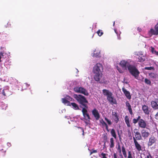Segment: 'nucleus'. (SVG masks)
I'll use <instances>...</instances> for the list:
<instances>
[{
	"mask_svg": "<svg viewBox=\"0 0 158 158\" xmlns=\"http://www.w3.org/2000/svg\"><path fill=\"white\" fill-rule=\"evenodd\" d=\"M103 139L104 141H107V136L106 133L104 134L103 136Z\"/></svg>",
	"mask_w": 158,
	"mask_h": 158,
	"instance_id": "obj_37",
	"label": "nucleus"
},
{
	"mask_svg": "<svg viewBox=\"0 0 158 158\" xmlns=\"http://www.w3.org/2000/svg\"><path fill=\"white\" fill-rule=\"evenodd\" d=\"M74 90L76 93H81L86 96L89 94L87 90L82 87H76L74 88Z\"/></svg>",
	"mask_w": 158,
	"mask_h": 158,
	"instance_id": "obj_4",
	"label": "nucleus"
},
{
	"mask_svg": "<svg viewBox=\"0 0 158 158\" xmlns=\"http://www.w3.org/2000/svg\"><path fill=\"white\" fill-rule=\"evenodd\" d=\"M7 25H8V23H7Z\"/></svg>",
	"mask_w": 158,
	"mask_h": 158,
	"instance_id": "obj_63",
	"label": "nucleus"
},
{
	"mask_svg": "<svg viewBox=\"0 0 158 158\" xmlns=\"http://www.w3.org/2000/svg\"><path fill=\"white\" fill-rule=\"evenodd\" d=\"M141 158H142L141 157Z\"/></svg>",
	"mask_w": 158,
	"mask_h": 158,
	"instance_id": "obj_64",
	"label": "nucleus"
},
{
	"mask_svg": "<svg viewBox=\"0 0 158 158\" xmlns=\"http://www.w3.org/2000/svg\"><path fill=\"white\" fill-rule=\"evenodd\" d=\"M73 97L80 104L79 106L80 108L82 109L84 108H88V102L84 96L80 94H74L73 95Z\"/></svg>",
	"mask_w": 158,
	"mask_h": 158,
	"instance_id": "obj_2",
	"label": "nucleus"
},
{
	"mask_svg": "<svg viewBox=\"0 0 158 158\" xmlns=\"http://www.w3.org/2000/svg\"><path fill=\"white\" fill-rule=\"evenodd\" d=\"M110 134L115 139H117V135L115 130L112 129L110 131Z\"/></svg>",
	"mask_w": 158,
	"mask_h": 158,
	"instance_id": "obj_25",
	"label": "nucleus"
},
{
	"mask_svg": "<svg viewBox=\"0 0 158 158\" xmlns=\"http://www.w3.org/2000/svg\"><path fill=\"white\" fill-rule=\"evenodd\" d=\"M119 64L123 68H124L126 69H127V68L128 69L129 66L131 65L128 62L125 60L121 61Z\"/></svg>",
	"mask_w": 158,
	"mask_h": 158,
	"instance_id": "obj_7",
	"label": "nucleus"
},
{
	"mask_svg": "<svg viewBox=\"0 0 158 158\" xmlns=\"http://www.w3.org/2000/svg\"><path fill=\"white\" fill-rule=\"evenodd\" d=\"M122 89L126 98L129 100L131 99V97L130 92L127 91L124 87L122 88Z\"/></svg>",
	"mask_w": 158,
	"mask_h": 158,
	"instance_id": "obj_13",
	"label": "nucleus"
},
{
	"mask_svg": "<svg viewBox=\"0 0 158 158\" xmlns=\"http://www.w3.org/2000/svg\"><path fill=\"white\" fill-rule=\"evenodd\" d=\"M135 133V137H133V139L134 141H137V140H140L142 139V137L139 132L138 131L135 132L134 131Z\"/></svg>",
	"mask_w": 158,
	"mask_h": 158,
	"instance_id": "obj_8",
	"label": "nucleus"
},
{
	"mask_svg": "<svg viewBox=\"0 0 158 158\" xmlns=\"http://www.w3.org/2000/svg\"><path fill=\"white\" fill-rule=\"evenodd\" d=\"M5 53L4 52H0V56H1V58H2L4 56V54Z\"/></svg>",
	"mask_w": 158,
	"mask_h": 158,
	"instance_id": "obj_46",
	"label": "nucleus"
},
{
	"mask_svg": "<svg viewBox=\"0 0 158 158\" xmlns=\"http://www.w3.org/2000/svg\"><path fill=\"white\" fill-rule=\"evenodd\" d=\"M155 30L151 28L149 31V34L151 35H157L158 34V23L155 26Z\"/></svg>",
	"mask_w": 158,
	"mask_h": 158,
	"instance_id": "obj_6",
	"label": "nucleus"
},
{
	"mask_svg": "<svg viewBox=\"0 0 158 158\" xmlns=\"http://www.w3.org/2000/svg\"><path fill=\"white\" fill-rule=\"evenodd\" d=\"M135 147L138 151H140L142 150V147L137 141H134Z\"/></svg>",
	"mask_w": 158,
	"mask_h": 158,
	"instance_id": "obj_20",
	"label": "nucleus"
},
{
	"mask_svg": "<svg viewBox=\"0 0 158 158\" xmlns=\"http://www.w3.org/2000/svg\"><path fill=\"white\" fill-rule=\"evenodd\" d=\"M126 106L128 110H129V112L131 115L133 114L132 110L131 108V105H130V103L128 101H126Z\"/></svg>",
	"mask_w": 158,
	"mask_h": 158,
	"instance_id": "obj_18",
	"label": "nucleus"
},
{
	"mask_svg": "<svg viewBox=\"0 0 158 158\" xmlns=\"http://www.w3.org/2000/svg\"><path fill=\"white\" fill-rule=\"evenodd\" d=\"M153 69V68L152 67H146L144 68V69L148 70H151Z\"/></svg>",
	"mask_w": 158,
	"mask_h": 158,
	"instance_id": "obj_43",
	"label": "nucleus"
},
{
	"mask_svg": "<svg viewBox=\"0 0 158 158\" xmlns=\"http://www.w3.org/2000/svg\"><path fill=\"white\" fill-rule=\"evenodd\" d=\"M110 147L111 148H112L114 147V140L113 138H110Z\"/></svg>",
	"mask_w": 158,
	"mask_h": 158,
	"instance_id": "obj_29",
	"label": "nucleus"
},
{
	"mask_svg": "<svg viewBox=\"0 0 158 158\" xmlns=\"http://www.w3.org/2000/svg\"><path fill=\"white\" fill-rule=\"evenodd\" d=\"M100 123L102 124V126L105 127L107 131L109 132V131L108 129V126L107 124L103 120V119L100 120Z\"/></svg>",
	"mask_w": 158,
	"mask_h": 158,
	"instance_id": "obj_22",
	"label": "nucleus"
},
{
	"mask_svg": "<svg viewBox=\"0 0 158 158\" xmlns=\"http://www.w3.org/2000/svg\"><path fill=\"white\" fill-rule=\"evenodd\" d=\"M106 156H107V154L104 153L103 152L102 153L99 155V157L101 158H107Z\"/></svg>",
	"mask_w": 158,
	"mask_h": 158,
	"instance_id": "obj_32",
	"label": "nucleus"
},
{
	"mask_svg": "<svg viewBox=\"0 0 158 158\" xmlns=\"http://www.w3.org/2000/svg\"><path fill=\"white\" fill-rule=\"evenodd\" d=\"M142 110L145 114L149 115V114L150 111L149 110L148 106L146 105H143L142 106Z\"/></svg>",
	"mask_w": 158,
	"mask_h": 158,
	"instance_id": "obj_16",
	"label": "nucleus"
},
{
	"mask_svg": "<svg viewBox=\"0 0 158 158\" xmlns=\"http://www.w3.org/2000/svg\"><path fill=\"white\" fill-rule=\"evenodd\" d=\"M151 51L153 54H154L157 56H158V52L156 51L155 50V49L153 47H151Z\"/></svg>",
	"mask_w": 158,
	"mask_h": 158,
	"instance_id": "obj_30",
	"label": "nucleus"
},
{
	"mask_svg": "<svg viewBox=\"0 0 158 158\" xmlns=\"http://www.w3.org/2000/svg\"><path fill=\"white\" fill-rule=\"evenodd\" d=\"M114 24H115V22H114L113 23V26L114 25Z\"/></svg>",
	"mask_w": 158,
	"mask_h": 158,
	"instance_id": "obj_58",
	"label": "nucleus"
},
{
	"mask_svg": "<svg viewBox=\"0 0 158 158\" xmlns=\"http://www.w3.org/2000/svg\"><path fill=\"white\" fill-rule=\"evenodd\" d=\"M7 144H9V145H10V143H7Z\"/></svg>",
	"mask_w": 158,
	"mask_h": 158,
	"instance_id": "obj_59",
	"label": "nucleus"
},
{
	"mask_svg": "<svg viewBox=\"0 0 158 158\" xmlns=\"http://www.w3.org/2000/svg\"><path fill=\"white\" fill-rule=\"evenodd\" d=\"M118 151V152L120 154L121 153V148L120 145L119 143L118 145V147L117 148Z\"/></svg>",
	"mask_w": 158,
	"mask_h": 158,
	"instance_id": "obj_36",
	"label": "nucleus"
},
{
	"mask_svg": "<svg viewBox=\"0 0 158 158\" xmlns=\"http://www.w3.org/2000/svg\"><path fill=\"white\" fill-rule=\"evenodd\" d=\"M141 118V117L140 116H139L138 117V118H137V119L139 121L140 119H140Z\"/></svg>",
	"mask_w": 158,
	"mask_h": 158,
	"instance_id": "obj_53",
	"label": "nucleus"
},
{
	"mask_svg": "<svg viewBox=\"0 0 158 158\" xmlns=\"http://www.w3.org/2000/svg\"><path fill=\"white\" fill-rule=\"evenodd\" d=\"M136 55H138H138H139L138 54H136Z\"/></svg>",
	"mask_w": 158,
	"mask_h": 158,
	"instance_id": "obj_62",
	"label": "nucleus"
},
{
	"mask_svg": "<svg viewBox=\"0 0 158 158\" xmlns=\"http://www.w3.org/2000/svg\"><path fill=\"white\" fill-rule=\"evenodd\" d=\"M104 118L105 120L106 121L109 125H110L112 124V123L111 121L108 119L107 118L105 117Z\"/></svg>",
	"mask_w": 158,
	"mask_h": 158,
	"instance_id": "obj_35",
	"label": "nucleus"
},
{
	"mask_svg": "<svg viewBox=\"0 0 158 158\" xmlns=\"http://www.w3.org/2000/svg\"><path fill=\"white\" fill-rule=\"evenodd\" d=\"M128 135L129 137H131V139L132 138V136L131 135V133L130 130L129 129L127 130Z\"/></svg>",
	"mask_w": 158,
	"mask_h": 158,
	"instance_id": "obj_41",
	"label": "nucleus"
},
{
	"mask_svg": "<svg viewBox=\"0 0 158 158\" xmlns=\"http://www.w3.org/2000/svg\"><path fill=\"white\" fill-rule=\"evenodd\" d=\"M71 105L73 107V108L75 110H79V108L78 106L76 103L72 102L71 103Z\"/></svg>",
	"mask_w": 158,
	"mask_h": 158,
	"instance_id": "obj_27",
	"label": "nucleus"
},
{
	"mask_svg": "<svg viewBox=\"0 0 158 158\" xmlns=\"http://www.w3.org/2000/svg\"><path fill=\"white\" fill-rule=\"evenodd\" d=\"M125 121L127 126L128 127H130V123L129 120V117L128 116H126L125 118Z\"/></svg>",
	"mask_w": 158,
	"mask_h": 158,
	"instance_id": "obj_24",
	"label": "nucleus"
},
{
	"mask_svg": "<svg viewBox=\"0 0 158 158\" xmlns=\"http://www.w3.org/2000/svg\"><path fill=\"white\" fill-rule=\"evenodd\" d=\"M146 158H152V156L151 155V154L150 153H149L148 155L146 156Z\"/></svg>",
	"mask_w": 158,
	"mask_h": 158,
	"instance_id": "obj_48",
	"label": "nucleus"
},
{
	"mask_svg": "<svg viewBox=\"0 0 158 158\" xmlns=\"http://www.w3.org/2000/svg\"><path fill=\"white\" fill-rule=\"evenodd\" d=\"M138 125L140 127L144 129L146 127L147 124L146 122L144 120L141 119L139 121Z\"/></svg>",
	"mask_w": 158,
	"mask_h": 158,
	"instance_id": "obj_12",
	"label": "nucleus"
},
{
	"mask_svg": "<svg viewBox=\"0 0 158 158\" xmlns=\"http://www.w3.org/2000/svg\"><path fill=\"white\" fill-rule=\"evenodd\" d=\"M133 120V123L134 124H136L137 123L138 121L139 122V121L136 118H134Z\"/></svg>",
	"mask_w": 158,
	"mask_h": 158,
	"instance_id": "obj_45",
	"label": "nucleus"
},
{
	"mask_svg": "<svg viewBox=\"0 0 158 158\" xmlns=\"http://www.w3.org/2000/svg\"><path fill=\"white\" fill-rule=\"evenodd\" d=\"M114 31H115V33L117 34V35L118 39L119 40H120L121 39L120 37L119 36H118V32L117 31V30H116V29H114Z\"/></svg>",
	"mask_w": 158,
	"mask_h": 158,
	"instance_id": "obj_44",
	"label": "nucleus"
},
{
	"mask_svg": "<svg viewBox=\"0 0 158 158\" xmlns=\"http://www.w3.org/2000/svg\"><path fill=\"white\" fill-rule=\"evenodd\" d=\"M127 158H133L131 154V151H128V156Z\"/></svg>",
	"mask_w": 158,
	"mask_h": 158,
	"instance_id": "obj_39",
	"label": "nucleus"
},
{
	"mask_svg": "<svg viewBox=\"0 0 158 158\" xmlns=\"http://www.w3.org/2000/svg\"><path fill=\"white\" fill-rule=\"evenodd\" d=\"M1 56H0V63H1V62L2 61V60H1Z\"/></svg>",
	"mask_w": 158,
	"mask_h": 158,
	"instance_id": "obj_55",
	"label": "nucleus"
},
{
	"mask_svg": "<svg viewBox=\"0 0 158 158\" xmlns=\"http://www.w3.org/2000/svg\"><path fill=\"white\" fill-rule=\"evenodd\" d=\"M122 151L123 154L126 153L125 148L123 145L122 147Z\"/></svg>",
	"mask_w": 158,
	"mask_h": 158,
	"instance_id": "obj_38",
	"label": "nucleus"
},
{
	"mask_svg": "<svg viewBox=\"0 0 158 158\" xmlns=\"http://www.w3.org/2000/svg\"><path fill=\"white\" fill-rule=\"evenodd\" d=\"M156 139L154 136H151L149 139L148 142V146H152L154 143L156 142Z\"/></svg>",
	"mask_w": 158,
	"mask_h": 158,
	"instance_id": "obj_10",
	"label": "nucleus"
},
{
	"mask_svg": "<svg viewBox=\"0 0 158 158\" xmlns=\"http://www.w3.org/2000/svg\"><path fill=\"white\" fill-rule=\"evenodd\" d=\"M92 113L96 119L97 120H98L100 117L98 111L96 109H94L92 110Z\"/></svg>",
	"mask_w": 158,
	"mask_h": 158,
	"instance_id": "obj_11",
	"label": "nucleus"
},
{
	"mask_svg": "<svg viewBox=\"0 0 158 158\" xmlns=\"http://www.w3.org/2000/svg\"><path fill=\"white\" fill-rule=\"evenodd\" d=\"M137 30L139 32H140L142 31V29L139 27L137 28Z\"/></svg>",
	"mask_w": 158,
	"mask_h": 158,
	"instance_id": "obj_51",
	"label": "nucleus"
},
{
	"mask_svg": "<svg viewBox=\"0 0 158 158\" xmlns=\"http://www.w3.org/2000/svg\"><path fill=\"white\" fill-rule=\"evenodd\" d=\"M155 118L157 120H158V112L155 115Z\"/></svg>",
	"mask_w": 158,
	"mask_h": 158,
	"instance_id": "obj_50",
	"label": "nucleus"
},
{
	"mask_svg": "<svg viewBox=\"0 0 158 158\" xmlns=\"http://www.w3.org/2000/svg\"><path fill=\"white\" fill-rule=\"evenodd\" d=\"M62 102L65 105L70 106V102L65 98L62 99Z\"/></svg>",
	"mask_w": 158,
	"mask_h": 158,
	"instance_id": "obj_26",
	"label": "nucleus"
},
{
	"mask_svg": "<svg viewBox=\"0 0 158 158\" xmlns=\"http://www.w3.org/2000/svg\"><path fill=\"white\" fill-rule=\"evenodd\" d=\"M100 52H96L95 51H94V52L93 56L96 57H99L100 56Z\"/></svg>",
	"mask_w": 158,
	"mask_h": 158,
	"instance_id": "obj_33",
	"label": "nucleus"
},
{
	"mask_svg": "<svg viewBox=\"0 0 158 158\" xmlns=\"http://www.w3.org/2000/svg\"><path fill=\"white\" fill-rule=\"evenodd\" d=\"M144 82L147 85H151V81L149 80L147 78H145V79H144Z\"/></svg>",
	"mask_w": 158,
	"mask_h": 158,
	"instance_id": "obj_31",
	"label": "nucleus"
},
{
	"mask_svg": "<svg viewBox=\"0 0 158 158\" xmlns=\"http://www.w3.org/2000/svg\"><path fill=\"white\" fill-rule=\"evenodd\" d=\"M88 108H84L82 109V112L84 118L86 120L89 121L90 119L89 114L88 113L87 109Z\"/></svg>",
	"mask_w": 158,
	"mask_h": 158,
	"instance_id": "obj_5",
	"label": "nucleus"
},
{
	"mask_svg": "<svg viewBox=\"0 0 158 158\" xmlns=\"http://www.w3.org/2000/svg\"><path fill=\"white\" fill-rule=\"evenodd\" d=\"M108 100L112 104H117V102L116 99L112 97V96H109L107 97Z\"/></svg>",
	"mask_w": 158,
	"mask_h": 158,
	"instance_id": "obj_15",
	"label": "nucleus"
},
{
	"mask_svg": "<svg viewBox=\"0 0 158 158\" xmlns=\"http://www.w3.org/2000/svg\"><path fill=\"white\" fill-rule=\"evenodd\" d=\"M114 158H118L117 154L115 153H114L113 154Z\"/></svg>",
	"mask_w": 158,
	"mask_h": 158,
	"instance_id": "obj_49",
	"label": "nucleus"
},
{
	"mask_svg": "<svg viewBox=\"0 0 158 158\" xmlns=\"http://www.w3.org/2000/svg\"><path fill=\"white\" fill-rule=\"evenodd\" d=\"M78 128L81 129V131L82 132V135L83 136L84 135V132L83 129L81 127H78Z\"/></svg>",
	"mask_w": 158,
	"mask_h": 158,
	"instance_id": "obj_47",
	"label": "nucleus"
},
{
	"mask_svg": "<svg viewBox=\"0 0 158 158\" xmlns=\"http://www.w3.org/2000/svg\"><path fill=\"white\" fill-rule=\"evenodd\" d=\"M141 133L142 137L144 138H147L150 134L149 132L145 130L144 129L142 130L141 131Z\"/></svg>",
	"mask_w": 158,
	"mask_h": 158,
	"instance_id": "obj_19",
	"label": "nucleus"
},
{
	"mask_svg": "<svg viewBox=\"0 0 158 158\" xmlns=\"http://www.w3.org/2000/svg\"><path fill=\"white\" fill-rule=\"evenodd\" d=\"M112 117L113 119L116 123H117L119 121L118 116L117 114V112H112Z\"/></svg>",
	"mask_w": 158,
	"mask_h": 158,
	"instance_id": "obj_17",
	"label": "nucleus"
},
{
	"mask_svg": "<svg viewBox=\"0 0 158 158\" xmlns=\"http://www.w3.org/2000/svg\"><path fill=\"white\" fill-rule=\"evenodd\" d=\"M94 35H93L92 37V38L93 37Z\"/></svg>",
	"mask_w": 158,
	"mask_h": 158,
	"instance_id": "obj_61",
	"label": "nucleus"
},
{
	"mask_svg": "<svg viewBox=\"0 0 158 158\" xmlns=\"http://www.w3.org/2000/svg\"><path fill=\"white\" fill-rule=\"evenodd\" d=\"M2 94L5 96H9L12 94L11 92L7 89H3L2 91Z\"/></svg>",
	"mask_w": 158,
	"mask_h": 158,
	"instance_id": "obj_14",
	"label": "nucleus"
},
{
	"mask_svg": "<svg viewBox=\"0 0 158 158\" xmlns=\"http://www.w3.org/2000/svg\"><path fill=\"white\" fill-rule=\"evenodd\" d=\"M120 156H121L123 158V155H122V154H121V155H120Z\"/></svg>",
	"mask_w": 158,
	"mask_h": 158,
	"instance_id": "obj_57",
	"label": "nucleus"
},
{
	"mask_svg": "<svg viewBox=\"0 0 158 158\" xmlns=\"http://www.w3.org/2000/svg\"><path fill=\"white\" fill-rule=\"evenodd\" d=\"M151 105L153 109H158V99L156 98L155 99L154 101H152L151 102Z\"/></svg>",
	"mask_w": 158,
	"mask_h": 158,
	"instance_id": "obj_9",
	"label": "nucleus"
},
{
	"mask_svg": "<svg viewBox=\"0 0 158 158\" xmlns=\"http://www.w3.org/2000/svg\"><path fill=\"white\" fill-rule=\"evenodd\" d=\"M103 71V66L101 64L98 63L94 66L93 72L94 74V78L95 81H100L102 75Z\"/></svg>",
	"mask_w": 158,
	"mask_h": 158,
	"instance_id": "obj_1",
	"label": "nucleus"
},
{
	"mask_svg": "<svg viewBox=\"0 0 158 158\" xmlns=\"http://www.w3.org/2000/svg\"><path fill=\"white\" fill-rule=\"evenodd\" d=\"M118 136H119V139L120 140V139H121V136L119 134V131H118Z\"/></svg>",
	"mask_w": 158,
	"mask_h": 158,
	"instance_id": "obj_52",
	"label": "nucleus"
},
{
	"mask_svg": "<svg viewBox=\"0 0 158 158\" xmlns=\"http://www.w3.org/2000/svg\"><path fill=\"white\" fill-rule=\"evenodd\" d=\"M149 76L151 78L155 79L157 77V74L154 73H149Z\"/></svg>",
	"mask_w": 158,
	"mask_h": 158,
	"instance_id": "obj_28",
	"label": "nucleus"
},
{
	"mask_svg": "<svg viewBox=\"0 0 158 158\" xmlns=\"http://www.w3.org/2000/svg\"><path fill=\"white\" fill-rule=\"evenodd\" d=\"M97 33L98 34V35L99 36H101L103 34V32L102 30H99L97 32Z\"/></svg>",
	"mask_w": 158,
	"mask_h": 158,
	"instance_id": "obj_34",
	"label": "nucleus"
},
{
	"mask_svg": "<svg viewBox=\"0 0 158 158\" xmlns=\"http://www.w3.org/2000/svg\"><path fill=\"white\" fill-rule=\"evenodd\" d=\"M123 156H124L125 157H127V154L126 153L125 154H123Z\"/></svg>",
	"mask_w": 158,
	"mask_h": 158,
	"instance_id": "obj_54",
	"label": "nucleus"
},
{
	"mask_svg": "<svg viewBox=\"0 0 158 158\" xmlns=\"http://www.w3.org/2000/svg\"><path fill=\"white\" fill-rule=\"evenodd\" d=\"M127 69L130 73L135 78L138 79L139 74V72L136 67L133 65H131L130 66H129Z\"/></svg>",
	"mask_w": 158,
	"mask_h": 158,
	"instance_id": "obj_3",
	"label": "nucleus"
},
{
	"mask_svg": "<svg viewBox=\"0 0 158 158\" xmlns=\"http://www.w3.org/2000/svg\"><path fill=\"white\" fill-rule=\"evenodd\" d=\"M102 92L105 96H106L107 98L109 96H112L113 94L112 93L110 92L108 90L106 89H103L102 90Z\"/></svg>",
	"mask_w": 158,
	"mask_h": 158,
	"instance_id": "obj_21",
	"label": "nucleus"
},
{
	"mask_svg": "<svg viewBox=\"0 0 158 158\" xmlns=\"http://www.w3.org/2000/svg\"><path fill=\"white\" fill-rule=\"evenodd\" d=\"M7 144H9V145H10V143H7Z\"/></svg>",
	"mask_w": 158,
	"mask_h": 158,
	"instance_id": "obj_60",
	"label": "nucleus"
},
{
	"mask_svg": "<svg viewBox=\"0 0 158 158\" xmlns=\"http://www.w3.org/2000/svg\"><path fill=\"white\" fill-rule=\"evenodd\" d=\"M97 152V150H94V149H92V151L90 152V155H91V154L94 153H96Z\"/></svg>",
	"mask_w": 158,
	"mask_h": 158,
	"instance_id": "obj_40",
	"label": "nucleus"
},
{
	"mask_svg": "<svg viewBox=\"0 0 158 158\" xmlns=\"http://www.w3.org/2000/svg\"><path fill=\"white\" fill-rule=\"evenodd\" d=\"M145 58L146 57L144 55L142 54H140L139 56L138 61L140 62H143L145 60Z\"/></svg>",
	"mask_w": 158,
	"mask_h": 158,
	"instance_id": "obj_23",
	"label": "nucleus"
},
{
	"mask_svg": "<svg viewBox=\"0 0 158 158\" xmlns=\"http://www.w3.org/2000/svg\"><path fill=\"white\" fill-rule=\"evenodd\" d=\"M117 69L118 70V72L120 73H123V71L120 68H119L118 67H117Z\"/></svg>",
	"mask_w": 158,
	"mask_h": 158,
	"instance_id": "obj_42",
	"label": "nucleus"
},
{
	"mask_svg": "<svg viewBox=\"0 0 158 158\" xmlns=\"http://www.w3.org/2000/svg\"><path fill=\"white\" fill-rule=\"evenodd\" d=\"M118 36H119L120 37V34H121V33H118Z\"/></svg>",
	"mask_w": 158,
	"mask_h": 158,
	"instance_id": "obj_56",
	"label": "nucleus"
}]
</instances>
